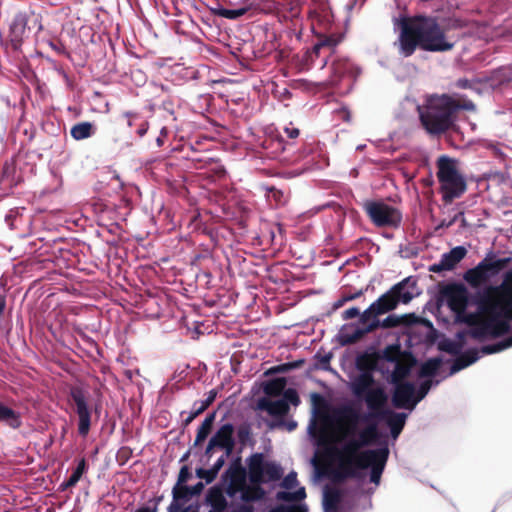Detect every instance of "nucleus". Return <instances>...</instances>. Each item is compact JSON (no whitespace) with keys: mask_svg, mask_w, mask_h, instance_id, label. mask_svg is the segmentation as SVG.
I'll list each match as a JSON object with an SVG mask.
<instances>
[{"mask_svg":"<svg viewBox=\"0 0 512 512\" xmlns=\"http://www.w3.org/2000/svg\"><path fill=\"white\" fill-rule=\"evenodd\" d=\"M439 18L432 15L418 14L399 20V35L394 45L402 57L412 56L417 49L426 52L451 51L456 41L447 34Z\"/></svg>","mask_w":512,"mask_h":512,"instance_id":"nucleus-1","label":"nucleus"},{"mask_svg":"<svg viewBox=\"0 0 512 512\" xmlns=\"http://www.w3.org/2000/svg\"><path fill=\"white\" fill-rule=\"evenodd\" d=\"M476 106L462 94H432L418 106L420 124L426 133L440 137L453 129L460 111H475Z\"/></svg>","mask_w":512,"mask_h":512,"instance_id":"nucleus-2","label":"nucleus"},{"mask_svg":"<svg viewBox=\"0 0 512 512\" xmlns=\"http://www.w3.org/2000/svg\"><path fill=\"white\" fill-rule=\"evenodd\" d=\"M417 280L406 277L393 285L386 293L374 301L360 316V323L369 322L371 318L379 317L397 308L399 303L408 304L419 293Z\"/></svg>","mask_w":512,"mask_h":512,"instance_id":"nucleus-3","label":"nucleus"},{"mask_svg":"<svg viewBox=\"0 0 512 512\" xmlns=\"http://www.w3.org/2000/svg\"><path fill=\"white\" fill-rule=\"evenodd\" d=\"M480 312H494L502 308L503 317L512 321V269L504 274L500 285L486 286L472 296Z\"/></svg>","mask_w":512,"mask_h":512,"instance_id":"nucleus-4","label":"nucleus"},{"mask_svg":"<svg viewBox=\"0 0 512 512\" xmlns=\"http://www.w3.org/2000/svg\"><path fill=\"white\" fill-rule=\"evenodd\" d=\"M364 447L357 437L347 440L340 449L335 450L338 462V468L334 473L336 481H344L348 478H358L360 476L357 467L378 453V448L362 450Z\"/></svg>","mask_w":512,"mask_h":512,"instance_id":"nucleus-5","label":"nucleus"},{"mask_svg":"<svg viewBox=\"0 0 512 512\" xmlns=\"http://www.w3.org/2000/svg\"><path fill=\"white\" fill-rule=\"evenodd\" d=\"M457 160L448 156H440L437 159V179L440 183L442 199L450 204L454 199L460 198L467 190L464 176L459 172Z\"/></svg>","mask_w":512,"mask_h":512,"instance_id":"nucleus-6","label":"nucleus"},{"mask_svg":"<svg viewBox=\"0 0 512 512\" xmlns=\"http://www.w3.org/2000/svg\"><path fill=\"white\" fill-rule=\"evenodd\" d=\"M32 29H36L37 32L43 29L39 14H36L31 8L15 13L8 30V42L13 51L21 49L24 39Z\"/></svg>","mask_w":512,"mask_h":512,"instance_id":"nucleus-7","label":"nucleus"},{"mask_svg":"<svg viewBox=\"0 0 512 512\" xmlns=\"http://www.w3.org/2000/svg\"><path fill=\"white\" fill-rule=\"evenodd\" d=\"M511 258H495L494 255H487L474 268L468 269L463 274L464 281L472 288H480L487 284L504 270Z\"/></svg>","mask_w":512,"mask_h":512,"instance_id":"nucleus-8","label":"nucleus"},{"mask_svg":"<svg viewBox=\"0 0 512 512\" xmlns=\"http://www.w3.org/2000/svg\"><path fill=\"white\" fill-rule=\"evenodd\" d=\"M364 209L377 227L398 228L402 222V213L382 201H369L365 203Z\"/></svg>","mask_w":512,"mask_h":512,"instance_id":"nucleus-9","label":"nucleus"},{"mask_svg":"<svg viewBox=\"0 0 512 512\" xmlns=\"http://www.w3.org/2000/svg\"><path fill=\"white\" fill-rule=\"evenodd\" d=\"M439 287L440 296L446 300L448 307L458 316L465 315L469 304V294L465 285L448 283Z\"/></svg>","mask_w":512,"mask_h":512,"instance_id":"nucleus-10","label":"nucleus"},{"mask_svg":"<svg viewBox=\"0 0 512 512\" xmlns=\"http://www.w3.org/2000/svg\"><path fill=\"white\" fill-rule=\"evenodd\" d=\"M69 398L75 407L78 416V433L86 437L91 427V410L88 407L87 393L79 386H72L69 391Z\"/></svg>","mask_w":512,"mask_h":512,"instance_id":"nucleus-11","label":"nucleus"},{"mask_svg":"<svg viewBox=\"0 0 512 512\" xmlns=\"http://www.w3.org/2000/svg\"><path fill=\"white\" fill-rule=\"evenodd\" d=\"M292 145L285 143L284 139L280 135L270 134L265 136L261 143L262 156L268 159H278L280 161H286L287 158L283 156L287 149Z\"/></svg>","mask_w":512,"mask_h":512,"instance_id":"nucleus-12","label":"nucleus"},{"mask_svg":"<svg viewBox=\"0 0 512 512\" xmlns=\"http://www.w3.org/2000/svg\"><path fill=\"white\" fill-rule=\"evenodd\" d=\"M388 457L389 449L387 447L378 448L377 455L366 460L364 464L361 463V465L357 467V472L359 473V470L370 468V482L378 485L380 483Z\"/></svg>","mask_w":512,"mask_h":512,"instance_id":"nucleus-13","label":"nucleus"},{"mask_svg":"<svg viewBox=\"0 0 512 512\" xmlns=\"http://www.w3.org/2000/svg\"><path fill=\"white\" fill-rule=\"evenodd\" d=\"M224 478L229 481L226 488V494L229 497H234L238 492L246 488L247 472L239 460L229 467L225 472Z\"/></svg>","mask_w":512,"mask_h":512,"instance_id":"nucleus-14","label":"nucleus"},{"mask_svg":"<svg viewBox=\"0 0 512 512\" xmlns=\"http://www.w3.org/2000/svg\"><path fill=\"white\" fill-rule=\"evenodd\" d=\"M395 388L392 394V404L397 409L413 410L416 406L415 386L411 382L394 384Z\"/></svg>","mask_w":512,"mask_h":512,"instance_id":"nucleus-15","label":"nucleus"},{"mask_svg":"<svg viewBox=\"0 0 512 512\" xmlns=\"http://www.w3.org/2000/svg\"><path fill=\"white\" fill-rule=\"evenodd\" d=\"M467 254V250L463 246H456L448 253H444L438 263H434L429 267L430 272L440 273L442 271H449L461 262Z\"/></svg>","mask_w":512,"mask_h":512,"instance_id":"nucleus-16","label":"nucleus"},{"mask_svg":"<svg viewBox=\"0 0 512 512\" xmlns=\"http://www.w3.org/2000/svg\"><path fill=\"white\" fill-rule=\"evenodd\" d=\"M364 400L367 404V407L370 410V414L364 418V420H368L369 418L379 419L382 417V412H386L388 409H385V405L387 403V395L385 391L378 387L371 390L364 397Z\"/></svg>","mask_w":512,"mask_h":512,"instance_id":"nucleus-17","label":"nucleus"},{"mask_svg":"<svg viewBox=\"0 0 512 512\" xmlns=\"http://www.w3.org/2000/svg\"><path fill=\"white\" fill-rule=\"evenodd\" d=\"M210 440L217 448L224 449L226 457H229L235 448L233 424L226 423L220 426Z\"/></svg>","mask_w":512,"mask_h":512,"instance_id":"nucleus-18","label":"nucleus"},{"mask_svg":"<svg viewBox=\"0 0 512 512\" xmlns=\"http://www.w3.org/2000/svg\"><path fill=\"white\" fill-rule=\"evenodd\" d=\"M480 313L488 318L490 337H501L510 331L511 320L503 317L502 308H497L494 312Z\"/></svg>","mask_w":512,"mask_h":512,"instance_id":"nucleus-19","label":"nucleus"},{"mask_svg":"<svg viewBox=\"0 0 512 512\" xmlns=\"http://www.w3.org/2000/svg\"><path fill=\"white\" fill-rule=\"evenodd\" d=\"M370 329L376 331L379 328L389 329L396 328L401 325H411L415 323L416 316L415 314H404L401 316L391 314L387 316L384 320H379L378 317L370 319Z\"/></svg>","mask_w":512,"mask_h":512,"instance_id":"nucleus-20","label":"nucleus"},{"mask_svg":"<svg viewBox=\"0 0 512 512\" xmlns=\"http://www.w3.org/2000/svg\"><path fill=\"white\" fill-rule=\"evenodd\" d=\"M339 42L340 38L336 37L335 35H321L318 38V41L314 44L311 52H309L310 60L313 62L314 58L319 57L322 51H327L323 62V66H325L327 64V57L333 53Z\"/></svg>","mask_w":512,"mask_h":512,"instance_id":"nucleus-21","label":"nucleus"},{"mask_svg":"<svg viewBox=\"0 0 512 512\" xmlns=\"http://www.w3.org/2000/svg\"><path fill=\"white\" fill-rule=\"evenodd\" d=\"M248 475L249 480L252 484H261L265 482L264 479V468L266 462L264 461V455L262 453L252 454L248 460Z\"/></svg>","mask_w":512,"mask_h":512,"instance_id":"nucleus-22","label":"nucleus"},{"mask_svg":"<svg viewBox=\"0 0 512 512\" xmlns=\"http://www.w3.org/2000/svg\"><path fill=\"white\" fill-rule=\"evenodd\" d=\"M381 414L382 417H380L378 420H384L390 428L392 437L397 438L405 426L407 414L397 413L392 410H387Z\"/></svg>","mask_w":512,"mask_h":512,"instance_id":"nucleus-23","label":"nucleus"},{"mask_svg":"<svg viewBox=\"0 0 512 512\" xmlns=\"http://www.w3.org/2000/svg\"><path fill=\"white\" fill-rule=\"evenodd\" d=\"M374 383L375 380L373 374L360 373L353 379L351 383V390L356 397L363 398L367 393L374 389L372 388Z\"/></svg>","mask_w":512,"mask_h":512,"instance_id":"nucleus-24","label":"nucleus"},{"mask_svg":"<svg viewBox=\"0 0 512 512\" xmlns=\"http://www.w3.org/2000/svg\"><path fill=\"white\" fill-rule=\"evenodd\" d=\"M380 360V352H364L356 357L355 364L361 373L373 374L377 370Z\"/></svg>","mask_w":512,"mask_h":512,"instance_id":"nucleus-25","label":"nucleus"},{"mask_svg":"<svg viewBox=\"0 0 512 512\" xmlns=\"http://www.w3.org/2000/svg\"><path fill=\"white\" fill-rule=\"evenodd\" d=\"M258 407L261 410L267 411L271 416L274 417H283L289 412V405H287L285 400H269L267 398H262L258 402Z\"/></svg>","mask_w":512,"mask_h":512,"instance_id":"nucleus-26","label":"nucleus"},{"mask_svg":"<svg viewBox=\"0 0 512 512\" xmlns=\"http://www.w3.org/2000/svg\"><path fill=\"white\" fill-rule=\"evenodd\" d=\"M408 360L400 359L395 362L394 370L391 374V383L398 384L404 383V379L409 376L411 368L414 364V358L411 354H407Z\"/></svg>","mask_w":512,"mask_h":512,"instance_id":"nucleus-27","label":"nucleus"},{"mask_svg":"<svg viewBox=\"0 0 512 512\" xmlns=\"http://www.w3.org/2000/svg\"><path fill=\"white\" fill-rule=\"evenodd\" d=\"M489 82L491 87L500 88L512 83V66H503L492 71Z\"/></svg>","mask_w":512,"mask_h":512,"instance_id":"nucleus-28","label":"nucleus"},{"mask_svg":"<svg viewBox=\"0 0 512 512\" xmlns=\"http://www.w3.org/2000/svg\"><path fill=\"white\" fill-rule=\"evenodd\" d=\"M479 359V351L475 348L468 349L460 354L453 362L450 374H454L469 365L473 364Z\"/></svg>","mask_w":512,"mask_h":512,"instance_id":"nucleus-29","label":"nucleus"},{"mask_svg":"<svg viewBox=\"0 0 512 512\" xmlns=\"http://www.w3.org/2000/svg\"><path fill=\"white\" fill-rule=\"evenodd\" d=\"M207 502L211 505V511L224 512L227 508V500L220 487H211L206 496Z\"/></svg>","mask_w":512,"mask_h":512,"instance_id":"nucleus-30","label":"nucleus"},{"mask_svg":"<svg viewBox=\"0 0 512 512\" xmlns=\"http://www.w3.org/2000/svg\"><path fill=\"white\" fill-rule=\"evenodd\" d=\"M0 423H4L12 429H18L22 425V420L17 411L0 402Z\"/></svg>","mask_w":512,"mask_h":512,"instance_id":"nucleus-31","label":"nucleus"},{"mask_svg":"<svg viewBox=\"0 0 512 512\" xmlns=\"http://www.w3.org/2000/svg\"><path fill=\"white\" fill-rule=\"evenodd\" d=\"M96 132V127L91 122H79L71 127V137L76 141H81L92 137Z\"/></svg>","mask_w":512,"mask_h":512,"instance_id":"nucleus-32","label":"nucleus"},{"mask_svg":"<svg viewBox=\"0 0 512 512\" xmlns=\"http://www.w3.org/2000/svg\"><path fill=\"white\" fill-rule=\"evenodd\" d=\"M216 412L209 413L197 430V434L194 441V446L201 445L212 431L213 424L215 421Z\"/></svg>","mask_w":512,"mask_h":512,"instance_id":"nucleus-33","label":"nucleus"},{"mask_svg":"<svg viewBox=\"0 0 512 512\" xmlns=\"http://www.w3.org/2000/svg\"><path fill=\"white\" fill-rule=\"evenodd\" d=\"M88 470V465L85 458H81L78 461L77 467L72 472L69 479L60 485V490L65 491L69 488L76 486L83 474Z\"/></svg>","mask_w":512,"mask_h":512,"instance_id":"nucleus-34","label":"nucleus"},{"mask_svg":"<svg viewBox=\"0 0 512 512\" xmlns=\"http://www.w3.org/2000/svg\"><path fill=\"white\" fill-rule=\"evenodd\" d=\"M370 322L361 323L363 325L362 328H355L351 333L343 332L341 334V340L343 344H354L362 339L366 334L374 332V330L370 329Z\"/></svg>","mask_w":512,"mask_h":512,"instance_id":"nucleus-35","label":"nucleus"},{"mask_svg":"<svg viewBox=\"0 0 512 512\" xmlns=\"http://www.w3.org/2000/svg\"><path fill=\"white\" fill-rule=\"evenodd\" d=\"M351 65L347 60L338 59L334 60L331 65L330 83L337 85L342 77L350 71Z\"/></svg>","mask_w":512,"mask_h":512,"instance_id":"nucleus-36","label":"nucleus"},{"mask_svg":"<svg viewBox=\"0 0 512 512\" xmlns=\"http://www.w3.org/2000/svg\"><path fill=\"white\" fill-rule=\"evenodd\" d=\"M380 437V433L378 430L377 423H370L365 428H363L359 434L358 438L362 442V444L367 447L373 445L377 442Z\"/></svg>","mask_w":512,"mask_h":512,"instance_id":"nucleus-37","label":"nucleus"},{"mask_svg":"<svg viewBox=\"0 0 512 512\" xmlns=\"http://www.w3.org/2000/svg\"><path fill=\"white\" fill-rule=\"evenodd\" d=\"M342 494L338 489L329 488L324 493V508L326 512H337Z\"/></svg>","mask_w":512,"mask_h":512,"instance_id":"nucleus-38","label":"nucleus"},{"mask_svg":"<svg viewBox=\"0 0 512 512\" xmlns=\"http://www.w3.org/2000/svg\"><path fill=\"white\" fill-rule=\"evenodd\" d=\"M287 381L285 378H275L267 381L264 384L263 390L264 393L268 396H279L282 394L286 387Z\"/></svg>","mask_w":512,"mask_h":512,"instance_id":"nucleus-39","label":"nucleus"},{"mask_svg":"<svg viewBox=\"0 0 512 512\" xmlns=\"http://www.w3.org/2000/svg\"><path fill=\"white\" fill-rule=\"evenodd\" d=\"M403 355L404 353L401 350L400 344L388 345L380 353L381 359L391 363H395L396 361L402 359Z\"/></svg>","mask_w":512,"mask_h":512,"instance_id":"nucleus-40","label":"nucleus"},{"mask_svg":"<svg viewBox=\"0 0 512 512\" xmlns=\"http://www.w3.org/2000/svg\"><path fill=\"white\" fill-rule=\"evenodd\" d=\"M264 496V490L260 487V484H253V486H247L241 491V500L244 502H252L260 500Z\"/></svg>","mask_w":512,"mask_h":512,"instance_id":"nucleus-41","label":"nucleus"},{"mask_svg":"<svg viewBox=\"0 0 512 512\" xmlns=\"http://www.w3.org/2000/svg\"><path fill=\"white\" fill-rule=\"evenodd\" d=\"M441 366V360L439 358H432L424 362L419 370L420 377H433Z\"/></svg>","mask_w":512,"mask_h":512,"instance_id":"nucleus-42","label":"nucleus"},{"mask_svg":"<svg viewBox=\"0 0 512 512\" xmlns=\"http://www.w3.org/2000/svg\"><path fill=\"white\" fill-rule=\"evenodd\" d=\"M511 346H512V335L498 343L482 346L481 352L483 354L489 355V354H493V353H498V352H500L504 349H507Z\"/></svg>","mask_w":512,"mask_h":512,"instance_id":"nucleus-43","label":"nucleus"},{"mask_svg":"<svg viewBox=\"0 0 512 512\" xmlns=\"http://www.w3.org/2000/svg\"><path fill=\"white\" fill-rule=\"evenodd\" d=\"M305 361L303 359H299L292 362L283 363L274 367H271L267 373L268 374H278V373H287L293 369L300 368L304 365Z\"/></svg>","mask_w":512,"mask_h":512,"instance_id":"nucleus-44","label":"nucleus"},{"mask_svg":"<svg viewBox=\"0 0 512 512\" xmlns=\"http://www.w3.org/2000/svg\"><path fill=\"white\" fill-rule=\"evenodd\" d=\"M306 497L304 487L299 488L295 492L280 491L277 493V499L286 502L301 501Z\"/></svg>","mask_w":512,"mask_h":512,"instance_id":"nucleus-45","label":"nucleus"},{"mask_svg":"<svg viewBox=\"0 0 512 512\" xmlns=\"http://www.w3.org/2000/svg\"><path fill=\"white\" fill-rule=\"evenodd\" d=\"M471 336L475 339H484L490 336L488 318L481 319L471 330Z\"/></svg>","mask_w":512,"mask_h":512,"instance_id":"nucleus-46","label":"nucleus"},{"mask_svg":"<svg viewBox=\"0 0 512 512\" xmlns=\"http://www.w3.org/2000/svg\"><path fill=\"white\" fill-rule=\"evenodd\" d=\"M283 474L282 468L273 463V462H266L265 468H264V476L267 477L266 481H277L281 478Z\"/></svg>","mask_w":512,"mask_h":512,"instance_id":"nucleus-47","label":"nucleus"},{"mask_svg":"<svg viewBox=\"0 0 512 512\" xmlns=\"http://www.w3.org/2000/svg\"><path fill=\"white\" fill-rule=\"evenodd\" d=\"M249 11V7H241L238 9H226L220 8L215 12L216 15L224 17L226 19L235 20L243 15H245Z\"/></svg>","mask_w":512,"mask_h":512,"instance_id":"nucleus-48","label":"nucleus"},{"mask_svg":"<svg viewBox=\"0 0 512 512\" xmlns=\"http://www.w3.org/2000/svg\"><path fill=\"white\" fill-rule=\"evenodd\" d=\"M173 500L177 502H187L191 497L190 487L182 484H176L172 490Z\"/></svg>","mask_w":512,"mask_h":512,"instance_id":"nucleus-49","label":"nucleus"},{"mask_svg":"<svg viewBox=\"0 0 512 512\" xmlns=\"http://www.w3.org/2000/svg\"><path fill=\"white\" fill-rule=\"evenodd\" d=\"M205 410L206 409L199 402H195L193 404V410L190 413H188L187 417L182 421L183 428L189 426L192 423V421L200 414H202Z\"/></svg>","mask_w":512,"mask_h":512,"instance_id":"nucleus-50","label":"nucleus"},{"mask_svg":"<svg viewBox=\"0 0 512 512\" xmlns=\"http://www.w3.org/2000/svg\"><path fill=\"white\" fill-rule=\"evenodd\" d=\"M252 435L251 427L249 424H241L237 429L238 441L242 445H246Z\"/></svg>","mask_w":512,"mask_h":512,"instance_id":"nucleus-51","label":"nucleus"},{"mask_svg":"<svg viewBox=\"0 0 512 512\" xmlns=\"http://www.w3.org/2000/svg\"><path fill=\"white\" fill-rule=\"evenodd\" d=\"M266 191L268 198L273 199L277 205H281L286 202V197L282 190H279L274 186H270L266 188Z\"/></svg>","mask_w":512,"mask_h":512,"instance_id":"nucleus-52","label":"nucleus"},{"mask_svg":"<svg viewBox=\"0 0 512 512\" xmlns=\"http://www.w3.org/2000/svg\"><path fill=\"white\" fill-rule=\"evenodd\" d=\"M163 500V496H156L148 501L147 506L138 508L135 512H158V507Z\"/></svg>","mask_w":512,"mask_h":512,"instance_id":"nucleus-53","label":"nucleus"},{"mask_svg":"<svg viewBox=\"0 0 512 512\" xmlns=\"http://www.w3.org/2000/svg\"><path fill=\"white\" fill-rule=\"evenodd\" d=\"M282 393H283V398L281 400H285L287 405H289V404H292L294 406L299 405L300 398L295 389H293V388H288L286 390L284 389V391Z\"/></svg>","mask_w":512,"mask_h":512,"instance_id":"nucleus-54","label":"nucleus"},{"mask_svg":"<svg viewBox=\"0 0 512 512\" xmlns=\"http://www.w3.org/2000/svg\"><path fill=\"white\" fill-rule=\"evenodd\" d=\"M196 475H197V477L204 479L207 484L212 483L217 477L215 470H212L211 468L210 469L198 468L196 470Z\"/></svg>","mask_w":512,"mask_h":512,"instance_id":"nucleus-55","label":"nucleus"},{"mask_svg":"<svg viewBox=\"0 0 512 512\" xmlns=\"http://www.w3.org/2000/svg\"><path fill=\"white\" fill-rule=\"evenodd\" d=\"M431 385H432L431 380H425L424 382L421 383L417 393L415 392V395H414L416 404L418 402H420L428 394V392L431 388Z\"/></svg>","mask_w":512,"mask_h":512,"instance_id":"nucleus-56","label":"nucleus"},{"mask_svg":"<svg viewBox=\"0 0 512 512\" xmlns=\"http://www.w3.org/2000/svg\"><path fill=\"white\" fill-rule=\"evenodd\" d=\"M298 484L297 481V473L294 471H291L288 473L285 478L283 479L281 486L285 489H292Z\"/></svg>","mask_w":512,"mask_h":512,"instance_id":"nucleus-57","label":"nucleus"},{"mask_svg":"<svg viewBox=\"0 0 512 512\" xmlns=\"http://www.w3.org/2000/svg\"><path fill=\"white\" fill-rule=\"evenodd\" d=\"M149 129V123L144 117H140V120L136 124V134L139 137H143L146 135Z\"/></svg>","mask_w":512,"mask_h":512,"instance_id":"nucleus-58","label":"nucleus"},{"mask_svg":"<svg viewBox=\"0 0 512 512\" xmlns=\"http://www.w3.org/2000/svg\"><path fill=\"white\" fill-rule=\"evenodd\" d=\"M270 512H307V509L303 506H278L272 509Z\"/></svg>","mask_w":512,"mask_h":512,"instance_id":"nucleus-59","label":"nucleus"},{"mask_svg":"<svg viewBox=\"0 0 512 512\" xmlns=\"http://www.w3.org/2000/svg\"><path fill=\"white\" fill-rule=\"evenodd\" d=\"M124 117L127 120L128 127L133 128L136 127V124L140 120L141 115L134 112H125Z\"/></svg>","mask_w":512,"mask_h":512,"instance_id":"nucleus-60","label":"nucleus"},{"mask_svg":"<svg viewBox=\"0 0 512 512\" xmlns=\"http://www.w3.org/2000/svg\"><path fill=\"white\" fill-rule=\"evenodd\" d=\"M191 477V473L189 471V468L185 465V466H182L180 471H179V474H178V480H177V483L176 484H184L185 482L188 481V479Z\"/></svg>","mask_w":512,"mask_h":512,"instance_id":"nucleus-61","label":"nucleus"},{"mask_svg":"<svg viewBox=\"0 0 512 512\" xmlns=\"http://www.w3.org/2000/svg\"><path fill=\"white\" fill-rule=\"evenodd\" d=\"M315 358L317 359V367L320 368V369H327L328 366H329V363H330V359H331V356L328 355V354H325V355H320V354H317L315 356Z\"/></svg>","mask_w":512,"mask_h":512,"instance_id":"nucleus-62","label":"nucleus"},{"mask_svg":"<svg viewBox=\"0 0 512 512\" xmlns=\"http://www.w3.org/2000/svg\"><path fill=\"white\" fill-rule=\"evenodd\" d=\"M361 314L362 313H360V311L357 307H351L342 313V318L344 320H350V319L356 318L358 316L360 317Z\"/></svg>","mask_w":512,"mask_h":512,"instance_id":"nucleus-63","label":"nucleus"},{"mask_svg":"<svg viewBox=\"0 0 512 512\" xmlns=\"http://www.w3.org/2000/svg\"><path fill=\"white\" fill-rule=\"evenodd\" d=\"M284 132L290 139H296L300 135V130L292 125V123L289 124V126L284 128Z\"/></svg>","mask_w":512,"mask_h":512,"instance_id":"nucleus-64","label":"nucleus"}]
</instances>
